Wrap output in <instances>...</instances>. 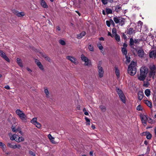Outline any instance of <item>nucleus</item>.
<instances>
[{"label":"nucleus","instance_id":"obj_9","mask_svg":"<svg viewBox=\"0 0 156 156\" xmlns=\"http://www.w3.org/2000/svg\"><path fill=\"white\" fill-rule=\"evenodd\" d=\"M12 11L13 13L16 14L18 17H21L25 15V13L24 12H19L18 11L15 9H13Z\"/></svg>","mask_w":156,"mask_h":156},{"label":"nucleus","instance_id":"obj_40","mask_svg":"<svg viewBox=\"0 0 156 156\" xmlns=\"http://www.w3.org/2000/svg\"><path fill=\"white\" fill-rule=\"evenodd\" d=\"M100 108L102 112H105V111L106 108L105 106L103 105L100 106Z\"/></svg>","mask_w":156,"mask_h":156},{"label":"nucleus","instance_id":"obj_27","mask_svg":"<svg viewBox=\"0 0 156 156\" xmlns=\"http://www.w3.org/2000/svg\"><path fill=\"white\" fill-rule=\"evenodd\" d=\"M116 91L119 95V96H120L121 95L123 94L122 91L119 88H117L116 89Z\"/></svg>","mask_w":156,"mask_h":156},{"label":"nucleus","instance_id":"obj_32","mask_svg":"<svg viewBox=\"0 0 156 156\" xmlns=\"http://www.w3.org/2000/svg\"><path fill=\"white\" fill-rule=\"evenodd\" d=\"M78 4L80 6L83 4L85 2V0H78Z\"/></svg>","mask_w":156,"mask_h":156},{"label":"nucleus","instance_id":"obj_30","mask_svg":"<svg viewBox=\"0 0 156 156\" xmlns=\"http://www.w3.org/2000/svg\"><path fill=\"white\" fill-rule=\"evenodd\" d=\"M150 90L148 89H146L144 92L145 94L147 97H148L150 95Z\"/></svg>","mask_w":156,"mask_h":156},{"label":"nucleus","instance_id":"obj_58","mask_svg":"<svg viewBox=\"0 0 156 156\" xmlns=\"http://www.w3.org/2000/svg\"><path fill=\"white\" fill-rule=\"evenodd\" d=\"M111 24H112L113 26H115V24L113 21L112 20H110Z\"/></svg>","mask_w":156,"mask_h":156},{"label":"nucleus","instance_id":"obj_45","mask_svg":"<svg viewBox=\"0 0 156 156\" xmlns=\"http://www.w3.org/2000/svg\"><path fill=\"white\" fill-rule=\"evenodd\" d=\"M88 48L90 51H94L93 47V46L91 45V44L89 45Z\"/></svg>","mask_w":156,"mask_h":156},{"label":"nucleus","instance_id":"obj_3","mask_svg":"<svg viewBox=\"0 0 156 156\" xmlns=\"http://www.w3.org/2000/svg\"><path fill=\"white\" fill-rule=\"evenodd\" d=\"M16 113L22 121L25 122L27 121V115L22 111L17 109L16 111Z\"/></svg>","mask_w":156,"mask_h":156},{"label":"nucleus","instance_id":"obj_50","mask_svg":"<svg viewBox=\"0 0 156 156\" xmlns=\"http://www.w3.org/2000/svg\"><path fill=\"white\" fill-rule=\"evenodd\" d=\"M148 122L150 123H153V121L152 119L148 117V119L147 120Z\"/></svg>","mask_w":156,"mask_h":156},{"label":"nucleus","instance_id":"obj_54","mask_svg":"<svg viewBox=\"0 0 156 156\" xmlns=\"http://www.w3.org/2000/svg\"><path fill=\"white\" fill-rule=\"evenodd\" d=\"M48 138H49V139H50V140H51V139H54V137H53L50 134H49L48 135Z\"/></svg>","mask_w":156,"mask_h":156},{"label":"nucleus","instance_id":"obj_52","mask_svg":"<svg viewBox=\"0 0 156 156\" xmlns=\"http://www.w3.org/2000/svg\"><path fill=\"white\" fill-rule=\"evenodd\" d=\"M122 38H124V39H126L127 37H126V34L124 33H122Z\"/></svg>","mask_w":156,"mask_h":156},{"label":"nucleus","instance_id":"obj_14","mask_svg":"<svg viewBox=\"0 0 156 156\" xmlns=\"http://www.w3.org/2000/svg\"><path fill=\"white\" fill-rule=\"evenodd\" d=\"M143 24V23L140 21H139L137 23L138 28H136V31H140L142 27V25Z\"/></svg>","mask_w":156,"mask_h":156},{"label":"nucleus","instance_id":"obj_15","mask_svg":"<svg viewBox=\"0 0 156 156\" xmlns=\"http://www.w3.org/2000/svg\"><path fill=\"white\" fill-rule=\"evenodd\" d=\"M44 92L45 94L46 97L49 98L50 97V94L47 87L44 88Z\"/></svg>","mask_w":156,"mask_h":156},{"label":"nucleus","instance_id":"obj_38","mask_svg":"<svg viewBox=\"0 0 156 156\" xmlns=\"http://www.w3.org/2000/svg\"><path fill=\"white\" fill-rule=\"evenodd\" d=\"M125 23V20L122 18H121L120 22L119 23V25L121 26H122Z\"/></svg>","mask_w":156,"mask_h":156},{"label":"nucleus","instance_id":"obj_47","mask_svg":"<svg viewBox=\"0 0 156 156\" xmlns=\"http://www.w3.org/2000/svg\"><path fill=\"white\" fill-rule=\"evenodd\" d=\"M11 129L12 131L13 132H16L17 131H18V129H15V126L14 125H12L11 127Z\"/></svg>","mask_w":156,"mask_h":156},{"label":"nucleus","instance_id":"obj_51","mask_svg":"<svg viewBox=\"0 0 156 156\" xmlns=\"http://www.w3.org/2000/svg\"><path fill=\"white\" fill-rule=\"evenodd\" d=\"M136 110L138 111L142 110V108L141 106L140 105H138L136 107Z\"/></svg>","mask_w":156,"mask_h":156},{"label":"nucleus","instance_id":"obj_25","mask_svg":"<svg viewBox=\"0 0 156 156\" xmlns=\"http://www.w3.org/2000/svg\"><path fill=\"white\" fill-rule=\"evenodd\" d=\"M130 40V45L133 48V46L134 45V43H136L138 42L137 40Z\"/></svg>","mask_w":156,"mask_h":156},{"label":"nucleus","instance_id":"obj_5","mask_svg":"<svg viewBox=\"0 0 156 156\" xmlns=\"http://www.w3.org/2000/svg\"><path fill=\"white\" fill-rule=\"evenodd\" d=\"M140 117L143 125L144 126H146L147 125V122L148 119V116L146 115L141 114L140 115Z\"/></svg>","mask_w":156,"mask_h":156},{"label":"nucleus","instance_id":"obj_10","mask_svg":"<svg viewBox=\"0 0 156 156\" xmlns=\"http://www.w3.org/2000/svg\"><path fill=\"white\" fill-rule=\"evenodd\" d=\"M0 55L8 62H10L9 59L6 56L5 53L1 50H0Z\"/></svg>","mask_w":156,"mask_h":156},{"label":"nucleus","instance_id":"obj_4","mask_svg":"<svg viewBox=\"0 0 156 156\" xmlns=\"http://www.w3.org/2000/svg\"><path fill=\"white\" fill-rule=\"evenodd\" d=\"M150 69L149 76L150 77H152L154 78V76L155 75L156 72V68L154 65H151L150 66Z\"/></svg>","mask_w":156,"mask_h":156},{"label":"nucleus","instance_id":"obj_37","mask_svg":"<svg viewBox=\"0 0 156 156\" xmlns=\"http://www.w3.org/2000/svg\"><path fill=\"white\" fill-rule=\"evenodd\" d=\"M34 125L38 128H40L41 126V125L37 122L34 124Z\"/></svg>","mask_w":156,"mask_h":156},{"label":"nucleus","instance_id":"obj_63","mask_svg":"<svg viewBox=\"0 0 156 156\" xmlns=\"http://www.w3.org/2000/svg\"><path fill=\"white\" fill-rule=\"evenodd\" d=\"M127 44H126L124 43L123 44V47L122 48H126V47H127Z\"/></svg>","mask_w":156,"mask_h":156},{"label":"nucleus","instance_id":"obj_19","mask_svg":"<svg viewBox=\"0 0 156 156\" xmlns=\"http://www.w3.org/2000/svg\"><path fill=\"white\" fill-rule=\"evenodd\" d=\"M138 99L140 101L143 98L144 94L143 92L142 91H139L138 94Z\"/></svg>","mask_w":156,"mask_h":156},{"label":"nucleus","instance_id":"obj_62","mask_svg":"<svg viewBox=\"0 0 156 156\" xmlns=\"http://www.w3.org/2000/svg\"><path fill=\"white\" fill-rule=\"evenodd\" d=\"M60 30V28L59 26H57L56 29V31L58 30L59 31Z\"/></svg>","mask_w":156,"mask_h":156},{"label":"nucleus","instance_id":"obj_31","mask_svg":"<svg viewBox=\"0 0 156 156\" xmlns=\"http://www.w3.org/2000/svg\"><path fill=\"white\" fill-rule=\"evenodd\" d=\"M24 140V138L22 136L19 137L18 140L16 139V141L18 142H20L23 141Z\"/></svg>","mask_w":156,"mask_h":156},{"label":"nucleus","instance_id":"obj_20","mask_svg":"<svg viewBox=\"0 0 156 156\" xmlns=\"http://www.w3.org/2000/svg\"><path fill=\"white\" fill-rule=\"evenodd\" d=\"M0 147L4 151H6V146L5 144L1 142H0Z\"/></svg>","mask_w":156,"mask_h":156},{"label":"nucleus","instance_id":"obj_16","mask_svg":"<svg viewBox=\"0 0 156 156\" xmlns=\"http://www.w3.org/2000/svg\"><path fill=\"white\" fill-rule=\"evenodd\" d=\"M40 4L42 7L45 8H47L48 7V5L44 0H40Z\"/></svg>","mask_w":156,"mask_h":156},{"label":"nucleus","instance_id":"obj_6","mask_svg":"<svg viewBox=\"0 0 156 156\" xmlns=\"http://www.w3.org/2000/svg\"><path fill=\"white\" fill-rule=\"evenodd\" d=\"M112 37H115V39H120L119 36L117 33L116 29L115 28H114L112 30Z\"/></svg>","mask_w":156,"mask_h":156},{"label":"nucleus","instance_id":"obj_56","mask_svg":"<svg viewBox=\"0 0 156 156\" xmlns=\"http://www.w3.org/2000/svg\"><path fill=\"white\" fill-rule=\"evenodd\" d=\"M41 55L44 58H45V57L47 56V55L45 54H44V53H40Z\"/></svg>","mask_w":156,"mask_h":156},{"label":"nucleus","instance_id":"obj_29","mask_svg":"<svg viewBox=\"0 0 156 156\" xmlns=\"http://www.w3.org/2000/svg\"><path fill=\"white\" fill-rule=\"evenodd\" d=\"M120 19L117 17H115L113 18V20L116 23H118L119 22Z\"/></svg>","mask_w":156,"mask_h":156},{"label":"nucleus","instance_id":"obj_44","mask_svg":"<svg viewBox=\"0 0 156 156\" xmlns=\"http://www.w3.org/2000/svg\"><path fill=\"white\" fill-rule=\"evenodd\" d=\"M152 137L151 135L149 133H148L146 136V138L147 139H150Z\"/></svg>","mask_w":156,"mask_h":156},{"label":"nucleus","instance_id":"obj_34","mask_svg":"<svg viewBox=\"0 0 156 156\" xmlns=\"http://www.w3.org/2000/svg\"><path fill=\"white\" fill-rule=\"evenodd\" d=\"M122 53L125 55H126L127 53V51L126 49V48H122Z\"/></svg>","mask_w":156,"mask_h":156},{"label":"nucleus","instance_id":"obj_46","mask_svg":"<svg viewBox=\"0 0 156 156\" xmlns=\"http://www.w3.org/2000/svg\"><path fill=\"white\" fill-rule=\"evenodd\" d=\"M85 119L86 122H87V125H90V120L86 117H85Z\"/></svg>","mask_w":156,"mask_h":156},{"label":"nucleus","instance_id":"obj_21","mask_svg":"<svg viewBox=\"0 0 156 156\" xmlns=\"http://www.w3.org/2000/svg\"><path fill=\"white\" fill-rule=\"evenodd\" d=\"M119 97L122 102L123 103H125L126 98L124 94H123L122 95H121L120 96H119Z\"/></svg>","mask_w":156,"mask_h":156},{"label":"nucleus","instance_id":"obj_18","mask_svg":"<svg viewBox=\"0 0 156 156\" xmlns=\"http://www.w3.org/2000/svg\"><path fill=\"white\" fill-rule=\"evenodd\" d=\"M69 60H70L72 62L76 65L78 63L76 59L74 57L69 56Z\"/></svg>","mask_w":156,"mask_h":156},{"label":"nucleus","instance_id":"obj_59","mask_svg":"<svg viewBox=\"0 0 156 156\" xmlns=\"http://www.w3.org/2000/svg\"><path fill=\"white\" fill-rule=\"evenodd\" d=\"M51 142L53 144H55L56 142L54 141V139H51L50 140Z\"/></svg>","mask_w":156,"mask_h":156},{"label":"nucleus","instance_id":"obj_42","mask_svg":"<svg viewBox=\"0 0 156 156\" xmlns=\"http://www.w3.org/2000/svg\"><path fill=\"white\" fill-rule=\"evenodd\" d=\"M126 63L127 64L129 63L130 62V58L129 57H128V56H127L126 55Z\"/></svg>","mask_w":156,"mask_h":156},{"label":"nucleus","instance_id":"obj_43","mask_svg":"<svg viewBox=\"0 0 156 156\" xmlns=\"http://www.w3.org/2000/svg\"><path fill=\"white\" fill-rule=\"evenodd\" d=\"M97 46L99 48V49L100 50H102L103 49V47L101 45V44L100 43H98L97 44Z\"/></svg>","mask_w":156,"mask_h":156},{"label":"nucleus","instance_id":"obj_17","mask_svg":"<svg viewBox=\"0 0 156 156\" xmlns=\"http://www.w3.org/2000/svg\"><path fill=\"white\" fill-rule=\"evenodd\" d=\"M150 57L151 58H156V50L152 51L149 54Z\"/></svg>","mask_w":156,"mask_h":156},{"label":"nucleus","instance_id":"obj_33","mask_svg":"<svg viewBox=\"0 0 156 156\" xmlns=\"http://www.w3.org/2000/svg\"><path fill=\"white\" fill-rule=\"evenodd\" d=\"M115 72L117 76L119 77V70L118 68L116 67H115Z\"/></svg>","mask_w":156,"mask_h":156},{"label":"nucleus","instance_id":"obj_13","mask_svg":"<svg viewBox=\"0 0 156 156\" xmlns=\"http://www.w3.org/2000/svg\"><path fill=\"white\" fill-rule=\"evenodd\" d=\"M136 31V30H134L133 28H130L127 30L126 33L127 34L130 35L133 33H135Z\"/></svg>","mask_w":156,"mask_h":156},{"label":"nucleus","instance_id":"obj_1","mask_svg":"<svg viewBox=\"0 0 156 156\" xmlns=\"http://www.w3.org/2000/svg\"><path fill=\"white\" fill-rule=\"evenodd\" d=\"M136 63L134 61H132L128 66V73L131 76L134 75L136 72Z\"/></svg>","mask_w":156,"mask_h":156},{"label":"nucleus","instance_id":"obj_60","mask_svg":"<svg viewBox=\"0 0 156 156\" xmlns=\"http://www.w3.org/2000/svg\"><path fill=\"white\" fill-rule=\"evenodd\" d=\"M18 129V131L17 130V131L16 132H17V131L19 132V133L21 134V135H23V133L22 132V131L21 130V129Z\"/></svg>","mask_w":156,"mask_h":156},{"label":"nucleus","instance_id":"obj_49","mask_svg":"<svg viewBox=\"0 0 156 156\" xmlns=\"http://www.w3.org/2000/svg\"><path fill=\"white\" fill-rule=\"evenodd\" d=\"M85 62L84 65L85 66H89L90 64V60H85L84 61Z\"/></svg>","mask_w":156,"mask_h":156},{"label":"nucleus","instance_id":"obj_22","mask_svg":"<svg viewBox=\"0 0 156 156\" xmlns=\"http://www.w3.org/2000/svg\"><path fill=\"white\" fill-rule=\"evenodd\" d=\"M101 1L104 5H106L108 4V2L112 3L114 2V0H101Z\"/></svg>","mask_w":156,"mask_h":156},{"label":"nucleus","instance_id":"obj_64","mask_svg":"<svg viewBox=\"0 0 156 156\" xmlns=\"http://www.w3.org/2000/svg\"><path fill=\"white\" fill-rule=\"evenodd\" d=\"M108 36H110L112 37V34L110 32H108Z\"/></svg>","mask_w":156,"mask_h":156},{"label":"nucleus","instance_id":"obj_26","mask_svg":"<svg viewBox=\"0 0 156 156\" xmlns=\"http://www.w3.org/2000/svg\"><path fill=\"white\" fill-rule=\"evenodd\" d=\"M144 103L146 104L148 107L151 108L152 106V103L148 100H146L144 101Z\"/></svg>","mask_w":156,"mask_h":156},{"label":"nucleus","instance_id":"obj_28","mask_svg":"<svg viewBox=\"0 0 156 156\" xmlns=\"http://www.w3.org/2000/svg\"><path fill=\"white\" fill-rule=\"evenodd\" d=\"M86 34L85 32L83 31L77 35L78 38H82Z\"/></svg>","mask_w":156,"mask_h":156},{"label":"nucleus","instance_id":"obj_57","mask_svg":"<svg viewBox=\"0 0 156 156\" xmlns=\"http://www.w3.org/2000/svg\"><path fill=\"white\" fill-rule=\"evenodd\" d=\"M46 60L48 61L49 62H50V59L47 56L45 57V58H44Z\"/></svg>","mask_w":156,"mask_h":156},{"label":"nucleus","instance_id":"obj_61","mask_svg":"<svg viewBox=\"0 0 156 156\" xmlns=\"http://www.w3.org/2000/svg\"><path fill=\"white\" fill-rule=\"evenodd\" d=\"M4 88L7 90H9L10 89L9 86L8 85L5 86Z\"/></svg>","mask_w":156,"mask_h":156},{"label":"nucleus","instance_id":"obj_24","mask_svg":"<svg viewBox=\"0 0 156 156\" xmlns=\"http://www.w3.org/2000/svg\"><path fill=\"white\" fill-rule=\"evenodd\" d=\"M115 11L116 12H119L122 10V8L119 5H116L115 7Z\"/></svg>","mask_w":156,"mask_h":156},{"label":"nucleus","instance_id":"obj_41","mask_svg":"<svg viewBox=\"0 0 156 156\" xmlns=\"http://www.w3.org/2000/svg\"><path fill=\"white\" fill-rule=\"evenodd\" d=\"M17 135L16 134H13L12 136L10 137V139L11 140H15V139L17 137Z\"/></svg>","mask_w":156,"mask_h":156},{"label":"nucleus","instance_id":"obj_39","mask_svg":"<svg viewBox=\"0 0 156 156\" xmlns=\"http://www.w3.org/2000/svg\"><path fill=\"white\" fill-rule=\"evenodd\" d=\"M34 125L37 122V118L36 117L33 118L30 121Z\"/></svg>","mask_w":156,"mask_h":156},{"label":"nucleus","instance_id":"obj_35","mask_svg":"<svg viewBox=\"0 0 156 156\" xmlns=\"http://www.w3.org/2000/svg\"><path fill=\"white\" fill-rule=\"evenodd\" d=\"M106 12L108 14L112 13V11L110 8H106Z\"/></svg>","mask_w":156,"mask_h":156},{"label":"nucleus","instance_id":"obj_55","mask_svg":"<svg viewBox=\"0 0 156 156\" xmlns=\"http://www.w3.org/2000/svg\"><path fill=\"white\" fill-rule=\"evenodd\" d=\"M29 154L33 156H35V154L32 151H29Z\"/></svg>","mask_w":156,"mask_h":156},{"label":"nucleus","instance_id":"obj_8","mask_svg":"<svg viewBox=\"0 0 156 156\" xmlns=\"http://www.w3.org/2000/svg\"><path fill=\"white\" fill-rule=\"evenodd\" d=\"M98 74L100 77H102L103 75L104 70L103 68L101 66L100 64L98 65Z\"/></svg>","mask_w":156,"mask_h":156},{"label":"nucleus","instance_id":"obj_12","mask_svg":"<svg viewBox=\"0 0 156 156\" xmlns=\"http://www.w3.org/2000/svg\"><path fill=\"white\" fill-rule=\"evenodd\" d=\"M144 52L142 49L138 50L137 51L138 56L140 57H143L144 55Z\"/></svg>","mask_w":156,"mask_h":156},{"label":"nucleus","instance_id":"obj_2","mask_svg":"<svg viewBox=\"0 0 156 156\" xmlns=\"http://www.w3.org/2000/svg\"><path fill=\"white\" fill-rule=\"evenodd\" d=\"M148 73V69L145 67H142L140 69V76H138V79L140 81H144Z\"/></svg>","mask_w":156,"mask_h":156},{"label":"nucleus","instance_id":"obj_7","mask_svg":"<svg viewBox=\"0 0 156 156\" xmlns=\"http://www.w3.org/2000/svg\"><path fill=\"white\" fill-rule=\"evenodd\" d=\"M7 146L9 147L14 149L16 148L20 149L21 147V146L20 144H14L12 143H8Z\"/></svg>","mask_w":156,"mask_h":156},{"label":"nucleus","instance_id":"obj_36","mask_svg":"<svg viewBox=\"0 0 156 156\" xmlns=\"http://www.w3.org/2000/svg\"><path fill=\"white\" fill-rule=\"evenodd\" d=\"M82 60L84 61L85 60H88V58L87 57H85L82 54L81 55V57Z\"/></svg>","mask_w":156,"mask_h":156},{"label":"nucleus","instance_id":"obj_48","mask_svg":"<svg viewBox=\"0 0 156 156\" xmlns=\"http://www.w3.org/2000/svg\"><path fill=\"white\" fill-rule=\"evenodd\" d=\"M59 42L62 45H64L66 44L65 41L63 40H60L59 41Z\"/></svg>","mask_w":156,"mask_h":156},{"label":"nucleus","instance_id":"obj_23","mask_svg":"<svg viewBox=\"0 0 156 156\" xmlns=\"http://www.w3.org/2000/svg\"><path fill=\"white\" fill-rule=\"evenodd\" d=\"M18 65L20 67H22L23 66L22 61V60L19 58H17L16 59Z\"/></svg>","mask_w":156,"mask_h":156},{"label":"nucleus","instance_id":"obj_53","mask_svg":"<svg viewBox=\"0 0 156 156\" xmlns=\"http://www.w3.org/2000/svg\"><path fill=\"white\" fill-rule=\"evenodd\" d=\"M106 24H107V26L108 27H110V25H111L110 20V21H108V20L106 21Z\"/></svg>","mask_w":156,"mask_h":156},{"label":"nucleus","instance_id":"obj_11","mask_svg":"<svg viewBox=\"0 0 156 156\" xmlns=\"http://www.w3.org/2000/svg\"><path fill=\"white\" fill-rule=\"evenodd\" d=\"M35 62L39 69L42 71H44V69L43 65L37 59L35 60Z\"/></svg>","mask_w":156,"mask_h":156}]
</instances>
